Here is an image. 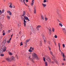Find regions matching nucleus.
<instances>
[{"instance_id":"f03ea898","label":"nucleus","mask_w":66,"mask_h":66,"mask_svg":"<svg viewBox=\"0 0 66 66\" xmlns=\"http://www.w3.org/2000/svg\"><path fill=\"white\" fill-rule=\"evenodd\" d=\"M33 55L34 57H35V58H36L37 59H38V57L37 55L36 54L34 53Z\"/></svg>"},{"instance_id":"bf43d9fd","label":"nucleus","mask_w":66,"mask_h":66,"mask_svg":"<svg viewBox=\"0 0 66 66\" xmlns=\"http://www.w3.org/2000/svg\"><path fill=\"white\" fill-rule=\"evenodd\" d=\"M34 48L33 47H32V50H34Z\"/></svg>"},{"instance_id":"a19ab883","label":"nucleus","mask_w":66,"mask_h":66,"mask_svg":"<svg viewBox=\"0 0 66 66\" xmlns=\"http://www.w3.org/2000/svg\"><path fill=\"white\" fill-rule=\"evenodd\" d=\"M47 1H46V0H44L43 1V2L44 3H46V2H47Z\"/></svg>"},{"instance_id":"423d86ee","label":"nucleus","mask_w":66,"mask_h":66,"mask_svg":"<svg viewBox=\"0 0 66 66\" xmlns=\"http://www.w3.org/2000/svg\"><path fill=\"white\" fill-rule=\"evenodd\" d=\"M26 1V2H28V0H23V2H24V3L25 4V5H27V6H28V5L26 4V3H25V1Z\"/></svg>"},{"instance_id":"3c124183","label":"nucleus","mask_w":66,"mask_h":66,"mask_svg":"<svg viewBox=\"0 0 66 66\" xmlns=\"http://www.w3.org/2000/svg\"><path fill=\"white\" fill-rule=\"evenodd\" d=\"M21 0V2H23V0Z\"/></svg>"},{"instance_id":"a211bd4d","label":"nucleus","mask_w":66,"mask_h":66,"mask_svg":"<svg viewBox=\"0 0 66 66\" xmlns=\"http://www.w3.org/2000/svg\"><path fill=\"white\" fill-rule=\"evenodd\" d=\"M24 18L26 20H27V19H28V17L27 16H24Z\"/></svg>"},{"instance_id":"49530a36","label":"nucleus","mask_w":66,"mask_h":66,"mask_svg":"<svg viewBox=\"0 0 66 66\" xmlns=\"http://www.w3.org/2000/svg\"><path fill=\"white\" fill-rule=\"evenodd\" d=\"M48 48H49V50H51V48H50V47L49 46H48Z\"/></svg>"},{"instance_id":"c756f323","label":"nucleus","mask_w":66,"mask_h":66,"mask_svg":"<svg viewBox=\"0 0 66 66\" xmlns=\"http://www.w3.org/2000/svg\"><path fill=\"white\" fill-rule=\"evenodd\" d=\"M52 31L53 32H54V28H52Z\"/></svg>"},{"instance_id":"338daca9","label":"nucleus","mask_w":66,"mask_h":66,"mask_svg":"<svg viewBox=\"0 0 66 66\" xmlns=\"http://www.w3.org/2000/svg\"><path fill=\"white\" fill-rule=\"evenodd\" d=\"M57 14H59V12H57Z\"/></svg>"},{"instance_id":"8fccbe9b","label":"nucleus","mask_w":66,"mask_h":66,"mask_svg":"<svg viewBox=\"0 0 66 66\" xmlns=\"http://www.w3.org/2000/svg\"><path fill=\"white\" fill-rule=\"evenodd\" d=\"M7 43H10V41L8 40L7 41Z\"/></svg>"},{"instance_id":"0eeeda50","label":"nucleus","mask_w":66,"mask_h":66,"mask_svg":"<svg viewBox=\"0 0 66 66\" xmlns=\"http://www.w3.org/2000/svg\"><path fill=\"white\" fill-rule=\"evenodd\" d=\"M60 45H61L60 44V43H58V46H59V50H60V52H61H61H63L61 51V49H60Z\"/></svg>"},{"instance_id":"09e8293b","label":"nucleus","mask_w":66,"mask_h":66,"mask_svg":"<svg viewBox=\"0 0 66 66\" xmlns=\"http://www.w3.org/2000/svg\"><path fill=\"white\" fill-rule=\"evenodd\" d=\"M56 61L55 62L56 63V64H57V61H56V60H54V61Z\"/></svg>"},{"instance_id":"9b49d317","label":"nucleus","mask_w":66,"mask_h":66,"mask_svg":"<svg viewBox=\"0 0 66 66\" xmlns=\"http://www.w3.org/2000/svg\"><path fill=\"white\" fill-rule=\"evenodd\" d=\"M26 14V11H23V15H22V16H24Z\"/></svg>"},{"instance_id":"13d9d810","label":"nucleus","mask_w":66,"mask_h":66,"mask_svg":"<svg viewBox=\"0 0 66 66\" xmlns=\"http://www.w3.org/2000/svg\"><path fill=\"white\" fill-rule=\"evenodd\" d=\"M32 47H30V50H31L32 49Z\"/></svg>"},{"instance_id":"c9c22d12","label":"nucleus","mask_w":66,"mask_h":66,"mask_svg":"<svg viewBox=\"0 0 66 66\" xmlns=\"http://www.w3.org/2000/svg\"><path fill=\"white\" fill-rule=\"evenodd\" d=\"M52 31H49V33L50 34H51V33H52Z\"/></svg>"},{"instance_id":"a878e982","label":"nucleus","mask_w":66,"mask_h":66,"mask_svg":"<svg viewBox=\"0 0 66 66\" xmlns=\"http://www.w3.org/2000/svg\"><path fill=\"white\" fill-rule=\"evenodd\" d=\"M59 26H61V27H62V26H63V25H62V24L61 23H59Z\"/></svg>"},{"instance_id":"680f3d73","label":"nucleus","mask_w":66,"mask_h":66,"mask_svg":"<svg viewBox=\"0 0 66 66\" xmlns=\"http://www.w3.org/2000/svg\"><path fill=\"white\" fill-rule=\"evenodd\" d=\"M19 26H20V24H18Z\"/></svg>"},{"instance_id":"5fc2aeb1","label":"nucleus","mask_w":66,"mask_h":66,"mask_svg":"<svg viewBox=\"0 0 66 66\" xmlns=\"http://www.w3.org/2000/svg\"><path fill=\"white\" fill-rule=\"evenodd\" d=\"M51 63H52V64H54V62L53 61H52Z\"/></svg>"},{"instance_id":"7ed1b4c3","label":"nucleus","mask_w":66,"mask_h":66,"mask_svg":"<svg viewBox=\"0 0 66 66\" xmlns=\"http://www.w3.org/2000/svg\"><path fill=\"white\" fill-rule=\"evenodd\" d=\"M6 60L7 61V62H11V59L10 58H6Z\"/></svg>"},{"instance_id":"c03bdc74","label":"nucleus","mask_w":66,"mask_h":66,"mask_svg":"<svg viewBox=\"0 0 66 66\" xmlns=\"http://www.w3.org/2000/svg\"><path fill=\"white\" fill-rule=\"evenodd\" d=\"M2 26V25L1 24H0V27H1V29H2V27H1Z\"/></svg>"},{"instance_id":"ea45409f","label":"nucleus","mask_w":66,"mask_h":66,"mask_svg":"<svg viewBox=\"0 0 66 66\" xmlns=\"http://www.w3.org/2000/svg\"><path fill=\"white\" fill-rule=\"evenodd\" d=\"M4 12V9H3L2 10V11L1 13H3Z\"/></svg>"},{"instance_id":"7c9ffc66","label":"nucleus","mask_w":66,"mask_h":66,"mask_svg":"<svg viewBox=\"0 0 66 66\" xmlns=\"http://www.w3.org/2000/svg\"><path fill=\"white\" fill-rule=\"evenodd\" d=\"M48 30L49 31H51V28H48Z\"/></svg>"},{"instance_id":"f3484780","label":"nucleus","mask_w":66,"mask_h":66,"mask_svg":"<svg viewBox=\"0 0 66 66\" xmlns=\"http://www.w3.org/2000/svg\"><path fill=\"white\" fill-rule=\"evenodd\" d=\"M41 18L42 19V20H44V16H43L42 15L41 16Z\"/></svg>"},{"instance_id":"f704fd0d","label":"nucleus","mask_w":66,"mask_h":66,"mask_svg":"<svg viewBox=\"0 0 66 66\" xmlns=\"http://www.w3.org/2000/svg\"><path fill=\"white\" fill-rule=\"evenodd\" d=\"M1 56H4V55L3 54H2L1 55Z\"/></svg>"},{"instance_id":"aec40b11","label":"nucleus","mask_w":66,"mask_h":66,"mask_svg":"<svg viewBox=\"0 0 66 66\" xmlns=\"http://www.w3.org/2000/svg\"><path fill=\"white\" fill-rule=\"evenodd\" d=\"M34 14H36V9L35 8V7H34Z\"/></svg>"},{"instance_id":"58836bf2","label":"nucleus","mask_w":66,"mask_h":66,"mask_svg":"<svg viewBox=\"0 0 66 66\" xmlns=\"http://www.w3.org/2000/svg\"><path fill=\"white\" fill-rule=\"evenodd\" d=\"M62 45L63 48H65V44H63Z\"/></svg>"},{"instance_id":"f257e3e1","label":"nucleus","mask_w":66,"mask_h":66,"mask_svg":"<svg viewBox=\"0 0 66 66\" xmlns=\"http://www.w3.org/2000/svg\"><path fill=\"white\" fill-rule=\"evenodd\" d=\"M46 60H47L48 62H50L51 61V59H50V57L48 56H46Z\"/></svg>"},{"instance_id":"1a4fd4ad","label":"nucleus","mask_w":66,"mask_h":66,"mask_svg":"<svg viewBox=\"0 0 66 66\" xmlns=\"http://www.w3.org/2000/svg\"><path fill=\"white\" fill-rule=\"evenodd\" d=\"M34 0H32V3H30V5H32V6H33V4H34Z\"/></svg>"},{"instance_id":"72a5a7b5","label":"nucleus","mask_w":66,"mask_h":66,"mask_svg":"<svg viewBox=\"0 0 66 66\" xmlns=\"http://www.w3.org/2000/svg\"><path fill=\"white\" fill-rule=\"evenodd\" d=\"M29 40L27 39L26 40V43H28V42H29Z\"/></svg>"},{"instance_id":"69168bd1","label":"nucleus","mask_w":66,"mask_h":66,"mask_svg":"<svg viewBox=\"0 0 66 66\" xmlns=\"http://www.w3.org/2000/svg\"><path fill=\"white\" fill-rule=\"evenodd\" d=\"M12 36H13V35H12L11 36V37H12Z\"/></svg>"},{"instance_id":"4c0bfd02","label":"nucleus","mask_w":66,"mask_h":66,"mask_svg":"<svg viewBox=\"0 0 66 66\" xmlns=\"http://www.w3.org/2000/svg\"><path fill=\"white\" fill-rule=\"evenodd\" d=\"M65 57H63V60L64 61H66V60L65 59Z\"/></svg>"},{"instance_id":"bb28decb","label":"nucleus","mask_w":66,"mask_h":66,"mask_svg":"<svg viewBox=\"0 0 66 66\" xmlns=\"http://www.w3.org/2000/svg\"><path fill=\"white\" fill-rule=\"evenodd\" d=\"M45 21H47V20H48V18H47V17H46V15L45 16Z\"/></svg>"},{"instance_id":"a18cd8bd","label":"nucleus","mask_w":66,"mask_h":66,"mask_svg":"<svg viewBox=\"0 0 66 66\" xmlns=\"http://www.w3.org/2000/svg\"><path fill=\"white\" fill-rule=\"evenodd\" d=\"M11 31L10 30H8V33H10Z\"/></svg>"},{"instance_id":"cd10ccee","label":"nucleus","mask_w":66,"mask_h":66,"mask_svg":"<svg viewBox=\"0 0 66 66\" xmlns=\"http://www.w3.org/2000/svg\"><path fill=\"white\" fill-rule=\"evenodd\" d=\"M29 52H33V51H32V50H29Z\"/></svg>"},{"instance_id":"ddd939ff","label":"nucleus","mask_w":66,"mask_h":66,"mask_svg":"<svg viewBox=\"0 0 66 66\" xmlns=\"http://www.w3.org/2000/svg\"><path fill=\"white\" fill-rule=\"evenodd\" d=\"M10 5L9 6V7H10V8H12V3L11 2L10 3Z\"/></svg>"},{"instance_id":"20e7f679","label":"nucleus","mask_w":66,"mask_h":66,"mask_svg":"<svg viewBox=\"0 0 66 66\" xmlns=\"http://www.w3.org/2000/svg\"><path fill=\"white\" fill-rule=\"evenodd\" d=\"M27 22L26 21V20L25 19L24 20V22H23V24H24V27H26V23Z\"/></svg>"},{"instance_id":"4be33fe9","label":"nucleus","mask_w":66,"mask_h":66,"mask_svg":"<svg viewBox=\"0 0 66 66\" xmlns=\"http://www.w3.org/2000/svg\"><path fill=\"white\" fill-rule=\"evenodd\" d=\"M39 45L40 46H42V41L40 42Z\"/></svg>"},{"instance_id":"412c9836","label":"nucleus","mask_w":66,"mask_h":66,"mask_svg":"<svg viewBox=\"0 0 66 66\" xmlns=\"http://www.w3.org/2000/svg\"><path fill=\"white\" fill-rule=\"evenodd\" d=\"M7 18L9 20H10V17L9 16H8V15L7 16Z\"/></svg>"},{"instance_id":"6e6d98bb","label":"nucleus","mask_w":66,"mask_h":66,"mask_svg":"<svg viewBox=\"0 0 66 66\" xmlns=\"http://www.w3.org/2000/svg\"><path fill=\"white\" fill-rule=\"evenodd\" d=\"M13 9H14V8H15V6L14 5H13Z\"/></svg>"},{"instance_id":"c85d7f7f","label":"nucleus","mask_w":66,"mask_h":66,"mask_svg":"<svg viewBox=\"0 0 66 66\" xmlns=\"http://www.w3.org/2000/svg\"><path fill=\"white\" fill-rule=\"evenodd\" d=\"M50 53H51V54L52 56H53V54H52V52L51 51H50Z\"/></svg>"},{"instance_id":"0e129e2a","label":"nucleus","mask_w":66,"mask_h":66,"mask_svg":"<svg viewBox=\"0 0 66 66\" xmlns=\"http://www.w3.org/2000/svg\"><path fill=\"white\" fill-rule=\"evenodd\" d=\"M58 21H59V22H60L59 21V20H57Z\"/></svg>"},{"instance_id":"774afa93","label":"nucleus","mask_w":66,"mask_h":66,"mask_svg":"<svg viewBox=\"0 0 66 66\" xmlns=\"http://www.w3.org/2000/svg\"><path fill=\"white\" fill-rule=\"evenodd\" d=\"M29 59L30 60V57H29Z\"/></svg>"},{"instance_id":"6ab92c4d","label":"nucleus","mask_w":66,"mask_h":66,"mask_svg":"<svg viewBox=\"0 0 66 66\" xmlns=\"http://www.w3.org/2000/svg\"><path fill=\"white\" fill-rule=\"evenodd\" d=\"M6 47H5L3 50V51L4 52H5V51H6Z\"/></svg>"},{"instance_id":"4468645a","label":"nucleus","mask_w":66,"mask_h":66,"mask_svg":"<svg viewBox=\"0 0 66 66\" xmlns=\"http://www.w3.org/2000/svg\"><path fill=\"white\" fill-rule=\"evenodd\" d=\"M42 5L43 6V7H45L47 6V5H46V4H43L42 3Z\"/></svg>"},{"instance_id":"603ef678","label":"nucleus","mask_w":66,"mask_h":66,"mask_svg":"<svg viewBox=\"0 0 66 66\" xmlns=\"http://www.w3.org/2000/svg\"><path fill=\"white\" fill-rule=\"evenodd\" d=\"M21 31H20V32H19V34H21Z\"/></svg>"},{"instance_id":"4d7b16f0","label":"nucleus","mask_w":66,"mask_h":66,"mask_svg":"<svg viewBox=\"0 0 66 66\" xmlns=\"http://www.w3.org/2000/svg\"><path fill=\"white\" fill-rule=\"evenodd\" d=\"M64 63H62V65H64Z\"/></svg>"},{"instance_id":"f8f14e48","label":"nucleus","mask_w":66,"mask_h":66,"mask_svg":"<svg viewBox=\"0 0 66 66\" xmlns=\"http://www.w3.org/2000/svg\"><path fill=\"white\" fill-rule=\"evenodd\" d=\"M39 28H41V26L39 25L36 28L37 29V30H39Z\"/></svg>"},{"instance_id":"79ce46f5","label":"nucleus","mask_w":66,"mask_h":66,"mask_svg":"<svg viewBox=\"0 0 66 66\" xmlns=\"http://www.w3.org/2000/svg\"><path fill=\"white\" fill-rule=\"evenodd\" d=\"M32 33V31H30V32L29 35H31Z\"/></svg>"},{"instance_id":"dca6fc26","label":"nucleus","mask_w":66,"mask_h":66,"mask_svg":"<svg viewBox=\"0 0 66 66\" xmlns=\"http://www.w3.org/2000/svg\"><path fill=\"white\" fill-rule=\"evenodd\" d=\"M6 40H4L3 42V44H5V43H6Z\"/></svg>"},{"instance_id":"2eb2a0df","label":"nucleus","mask_w":66,"mask_h":66,"mask_svg":"<svg viewBox=\"0 0 66 66\" xmlns=\"http://www.w3.org/2000/svg\"><path fill=\"white\" fill-rule=\"evenodd\" d=\"M46 37H45L44 36H43V39H44V42L45 43H46V41L45 40V39H46Z\"/></svg>"},{"instance_id":"393cba45","label":"nucleus","mask_w":66,"mask_h":66,"mask_svg":"<svg viewBox=\"0 0 66 66\" xmlns=\"http://www.w3.org/2000/svg\"><path fill=\"white\" fill-rule=\"evenodd\" d=\"M20 44V46H22V45H23V43H22V42H21Z\"/></svg>"},{"instance_id":"2f4dec72","label":"nucleus","mask_w":66,"mask_h":66,"mask_svg":"<svg viewBox=\"0 0 66 66\" xmlns=\"http://www.w3.org/2000/svg\"><path fill=\"white\" fill-rule=\"evenodd\" d=\"M43 60L44 62H46V59H45V57H43Z\"/></svg>"},{"instance_id":"37998d69","label":"nucleus","mask_w":66,"mask_h":66,"mask_svg":"<svg viewBox=\"0 0 66 66\" xmlns=\"http://www.w3.org/2000/svg\"><path fill=\"white\" fill-rule=\"evenodd\" d=\"M54 37L55 38H56L57 37V36H56V35H55L54 36Z\"/></svg>"},{"instance_id":"de8ad7c7","label":"nucleus","mask_w":66,"mask_h":66,"mask_svg":"<svg viewBox=\"0 0 66 66\" xmlns=\"http://www.w3.org/2000/svg\"><path fill=\"white\" fill-rule=\"evenodd\" d=\"M5 32H4L3 34V35H5Z\"/></svg>"},{"instance_id":"9d476101","label":"nucleus","mask_w":66,"mask_h":66,"mask_svg":"<svg viewBox=\"0 0 66 66\" xmlns=\"http://www.w3.org/2000/svg\"><path fill=\"white\" fill-rule=\"evenodd\" d=\"M7 12L8 13H9V15H12V13H11V11H7Z\"/></svg>"},{"instance_id":"e2e57ef3","label":"nucleus","mask_w":66,"mask_h":66,"mask_svg":"<svg viewBox=\"0 0 66 66\" xmlns=\"http://www.w3.org/2000/svg\"><path fill=\"white\" fill-rule=\"evenodd\" d=\"M11 40V38H10L9 39V41H10Z\"/></svg>"},{"instance_id":"6e6552de","label":"nucleus","mask_w":66,"mask_h":66,"mask_svg":"<svg viewBox=\"0 0 66 66\" xmlns=\"http://www.w3.org/2000/svg\"><path fill=\"white\" fill-rule=\"evenodd\" d=\"M61 54L62 55V56H63V57H65V55L64 53H63V52H61Z\"/></svg>"},{"instance_id":"5701e85b","label":"nucleus","mask_w":66,"mask_h":66,"mask_svg":"<svg viewBox=\"0 0 66 66\" xmlns=\"http://www.w3.org/2000/svg\"><path fill=\"white\" fill-rule=\"evenodd\" d=\"M30 29L31 30H33V27L32 26H30Z\"/></svg>"},{"instance_id":"864d4df0","label":"nucleus","mask_w":66,"mask_h":66,"mask_svg":"<svg viewBox=\"0 0 66 66\" xmlns=\"http://www.w3.org/2000/svg\"><path fill=\"white\" fill-rule=\"evenodd\" d=\"M27 20H28V21H30V20H29V18H28L27 19Z\"/></svg>"},{"instance_id":"473e14b6","label":"nucleus","mask_w":66,"mask_h":66,"mask_svg":"<svg viewBox=\"0 0 66 66\" xmlns=\"http://www.w3.org/2000/svg\"><path fill=\"white\" fill-rule=\"evenodd\" d=\"M11 59L13 60H14V57L13 56H12L11 57Z\"/></svg>"},{"instance_id":"052dcab7","label":"nucleus","mask_w":66,"mask_h":66,"mask_svg":"<svg viewBox=\"0 0 66 66\" xmlns=\"http://www.w3.org/2000/svg\"><path fill=\"white\" fill-rule=\"evenodd\" d=\"M9 54H10V55H12V53H9Z\"/></svg>"},{"instance_id":"b1692460","label":"nucleus","mask_w":66,"mask_h":66,"mask_svg":"<svg viewBox=\"0 0 66 66\" xmlns=\"http://www.w3.org/2000/svg\"><path fill=\"white\" fill-rule=\"evenodd\" d=\"M45 66H48V63H47V62H46L45 63Z\"/></svg>"},{"instance_id":"e433bc0d","label":"nucleus","mask_w":66,"mask_h":66,"mask_svg":"<svg viewBox=\"0 0 66 66\" xmlns=\"http://www.w3.org/2000/svg\"><path fill=\"white\" fill-rule=\"evenodd\" d=\"M3 52V51L1 50H0V53H2Z\"/></svg>"},{"instance_id":"39448f33","label":"nucleus","mask_w":66,"mask_h":66,"mask_svg":"<svg viewBox=\"0 0 66 66\" xmlns=\"http://www.w3.org/2000/svg\"><path fill=\"white\" fill-rule=\"evenodd\" d=\"M62 29L64 34L66 35V30H65V29L63 28Z\"/></svg>"}]
</instances>
